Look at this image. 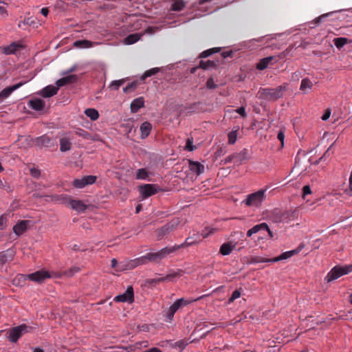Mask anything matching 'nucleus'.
Here are the masks:
<instances>
[{
	"instance_id": "nucleus-1",
	"label": "nucleus",
	"mask_w": 352,
	"mask_h": 352,
	"mask_svg": "<svg viewBox=\"0 0 352 352\" xmlns=\"http://www.w3.org/2000/svg\"><path fill=\"white\" fill-rule=\"evenodd\" d=\"M175 252V248L173 246L165 247L156 252H150L144 256L130 260L126 265H121L120 270H131L138 265H145L150 262L159 263Z\"/></svg>"
},
{
	"instance_id": "nucleus-2",
	"label": "nucleus",
	"mask_w": 352,
	"mask_h": 352,
	"mask_svg": "<svg viewBox=\"0 0 352 352\" xmlns=\"http://www.w3.org/2000/svg\"><path fill=\"white\" fill-rule=\"evenodd\" d=\"M62 276V274L55 271L48 272L46 270H39L28 275L20 274L18 276V279L19 280L21 279L23 280L29 279L36 283H42L47 278H60Z\"/></svg>"
},
{
	"instance_id": "nucleus-3",
	"label": "nucleus",
	"mask_w": 352,
	"mask_h": 352,
	"mask_svg": "<svg viewBox=\"0 0 352 352\" xmlns=\"http://www.w3.org/2000/svg\"><path fill=\"white\" fill-rule=\"evenodd\" d=\"M266 189H261L255 192L249 194L242 201L241 204L249 208H258L266 198Z\"/></svg>"
},
{
	"instance_id": "nucleus-4",
	"label": "nucleus",
	"mask_w": 352,
	"mask_h": 352,
	"mask_svg": "<svg viewBox=\"0 0 352 352\" xmlns=\"http://www.w3.org/2000/svg\"><path fill=\"white\" fill-rule=\"evenodd\" d=\"M286 90L285 85H280L274 89L263 88L260 89L258 95V98L267 100H276L283 97V92Z\"/></svg>"
},
{
	"instance_id": "nucleus-5",
	"label": "nucleus",
	"mask_w": 352,
	"mask_h": 352,
	"mask_svg": "<svg viewBox=\"0 0 352 352\" xmlns=\"http://www.w3.org/2000/svg\"><path fill=\"white\" fill-rule=\"evenodd\" d=\"M52 199L58 204H68L72 209L78 212H83L86 210L87 206L80 200L72 199L66 195H56Z\"/></svg>"
},
{
	"instance_id": "nucleus-6",
	"label": "nucleus",
	"mask_w": 352,
	"mask_h": 352,
	"mask_svg": "<svg viewBox=\"0 0 352 352\" xmlns=\"http://www.w3.org/2000/svg\"><path fill=\"white\" fill-rule=\"evenodd\" d=\"M352 272V264L344 266L336 265L333 267L325 277V280L328 283L338 279L340 276L347 274Z\"/></svg>"
},
{
	"instance_id": "nucleus-7",
	"label": "nucleus",
	"mask_w": 352,
	"mask_h": 352,
	"mask_svg": "<svg viewBox=\"0 0 352 352\" xmlns=\"http://www.w3.org/2000/svg\"><path fill=\"white\" fill-rule=\"evenodd\" d=\"M188 300L183 298L177 299L166 311V316L168 322H170L174 316L175 313L182 306L188 305L190 302L195 301Z\"/></svg>"
},
{
	"instance_id": "nucleus-8",
	"label": "nucleus",
	"mask_w": 352,
	"mask_h": 352,
	"mask_svg": "<svg viewBox=\"0 0 352 352\" xmlns=\"http://www.w3.org/2000/svg\"><path fill=\"white\" fill-rule=\"evenodd\" d=\"M286 54H287L283 52L278 56H270L263 58L256 64V69L258 70H263L266 69L268 65H272L273 62L277 63L280 59L285 58Z\"/></svg>"
},
{
	"instance_id": "nucleus-9",
	"label": "nucleus",
	"mask_w": 352,
	"mask_h": 352,
	"mask_svg": "<svg viewBox=\"0 0 352 352\" xmlns=\"http://www.w3.org/2000/svg\"><path fill=\"white\" fill-rule=\"evenodd\" d=\"M29 327L21 324L11 329L8 332V338L12 342H16L20 337L28 331Z\"/></svg>"
},
{
	"instance_id": "nucleus-10",
	"label": "nucleus",
	"mask_w": 352,
	"mask_h": 352,
	"mask_svg": "<svg viewBox=\"0 0 352 352\" xmlns=\"http://www.w3.org/2000/svg\"><path fill=\"white\" fill-rule=\"evenodd\" d=\"M160 188L156 184H148L140 186V192L144 199L156 194Z\"/></svg>"
},
{
	"instance_id": "nucleus-11",
	"label": "nucleus",
	"mask_w": 352,
	"mask_h": 352,
	"mask_svg": "<svg viewBox=\"0 0 352 352\" xmlns=\"http://www.w3.org/2000/svg\"><path fill=\"white\" fill-rule=\"evenodd\" d=\"M116 302L132 303L134 301L133 288L132 286H128L126 290L122 294L115 297Z\"/></svg>"
},
{
	"instance_id": "nucleus-12",
	"label": "nucleus",
	"mask_w": 352,
	"mask_h": 352,
	"mask_svg": "<svg viewBox=\"0 0 352 352\" xmlns=\"http://www.w3.org/2000/svg\"><path fill=\"white\" fill-rule=\"evenodd\" d=\"M96 181V177L94 175L85 176L81 179H76L73 185L76 188H82L87 185L93 184Z\"/></svg>"
},
{
	"instance_id": "nucleus-13",
	"label": "nucleus",
	"mask_w": 352,
	"mask_h": 352,
	"mask_svg": "<svg viewBox=\"0 0 352 352\" xmlns=\"http://www.w3.org/2000/svg\"><path fill=\"white\" fill-rule=\"evenodd\" d=\"M268 217L272 220H283L289 219L292 217V216L288 211L283 210L279 208H275L270 212ZM292 218H294V217H292Z\"/></svg>"
},
{
	"instance_id": "nucleus-14",
	"label": "nucleus",
	"mask_w": 352,
	"mask_h": 352,
	"mask_svg": "<svg viewBox=\"0 0 352 352\" xmlns=\"http://www.w3.org/2000/svg\"><path fill=\"white\" fill-rule=\"evenodd\" d=\"M185 274L182 269L169 270L164 276L166 282H175Z\"/></svg>"
},
{
	"instance_id": "nucleus-15",
	"label": "nucleus",
	"mask_w": 352,
	"mask_h": 352,
	"mask_svg": "<svg viewBox=\"0 0 352 352\" xmlns=\"http://www.w3.org/2000/svg\"><path fill=\"white\" fill-rule=\"evenodd\" d=\"M23 85V82H19L16 85H14L12 86H10L8 87H6L0 92V101H3L7 98H8L10 94L19 87H21Z\"/></svg>"
},
{
	"instance_id": "nucleus-16",
	"label": "nucleus",
	"mask_w": 352,
	"mask_h": 352,
	"mask_svg": "<svg viewBox=\"0 0 352 352\" xmlns=\"http://www.w3.org/2000/svg\"><path fill=\"white\" fill-rule=\"evenodd\" d=\"M261 230L267 232L270 237L273 236L272 231L270 230L267 225L265 223L256 225L254 226L252 228L250 229L247 232V235L248 236H251L253 234L257 233Z\"/></svg>"
},
{
	"instance_id": "nucleus-17",
	"label": "nucleus",
	"mask_w": 352,
	"mask_h": 352,
	"mask_svg": "<svg viewBox=\"0 0 352 352\" xmlns=\"http://www.w3.org/2000/svg\"><path fill=\"white\" fill-rule=\"evenodd\" d=\"M236 245L237 243L234 241L224 243L219 249V253L223 256L229 255L236 248Z\"/></svg>"
},
{
	"instance_id": "nucleus-18",
	"label": "nucleus",
	"mask_w": 352,
	"mask_h": 352,
	"mask_svg": "<svg viewBox=\"0 0 352 352\" xmlns=\"http://www.w3.org/2000/svg\"><path fill=\"white\" fill-rule=\"evenodd\" d=\"M188 167L190 171L196 173L197 175H201L204 172V166L198 162H195L191 160H188Z\"/></svg>"
},
{
	"instance_id": "nucleus-19",
	"label": "nucleus",
	"mask_w": 352,
	"mask_h": 352,
	"mask_svg": "<svg viewBox=\"0 0 352 352\" xmlns=\"http://www.w3.org/2000/svg\"><path fill=\"white\" fill-rule=\"evenodd\" d=\"M58 91L57 86L48 85L41 90L39 94L44 98H49L56 95Z\"/></svg>"
},
{
	"instance_id": "nucleus-20",
	"label": "nucleus",
	"mask_w": 352,
	"mask_h": 352,
	"mask_svg": "<svg viewBox=\"0 0 352 352\" xmlns=\"http://www.w3.org/2000/svg\"><path fill=\"white\" fill-rule=\"evenodd\" d=\"M78 77L75 74L69 75L67 76L63 77L58 80L56 82V85L58 88L63 87L64 85L76 82Z\"/></svg>"
},
{
	"instance_id": "nucleus-21",
	"label": "nucleus",
	"mask_w": 352,
	"mask_h": 352,
	"mask_svg": "<svg viewBox=\"0 0 352 352\" xmlns=\"http://www.w3.org/2000/svg\"><path fill=\"white\" fill-rule=\"evenodd\" d=\"M35 144L38 146H51L52 145V141L50 137L47 135H43L35 140Z\"/></svg>"
},
{
	"instance_id": "nucleus-22",
	"label": "nucleus",
	"mask_w": 352,
	"mask_h": 352,
	"mask_svg": "<svg viewBox=\"0 0 352 352\" xmlns=\"http://www.w3.org/2000/svg\"><path fill=\"white\" fill-rule=\"evenodd\" d=\"M45 102L38 98L33 99L29 101L28 106L35 111H41L45 107Z\"/></svg>"
},
{
	"instance_id": "nucleus-23",
	"label": "nucleus",
	"mask_w": 352,
	"mask_h": 352,
	"mask_svg": "<svg viewBox=\"0 0 352 352\" xmlns=\"http://www.w3.org/2000/svg\"><path fill=\"white\" fill-rule=\"evenodd\" d=\"M14 252L12 250H7L4 252H0V263L4 264L11 261L14 257Z\"/></svg>"
},
{
	"instance_id": "nucleus-24",
	"label": "nucleus",
	"mask_w": 352,
	"mask_h": 352,
	"mask_svg": "<svg viewBox=\"0 0 352 352\" xmlns=\"http://www.w3.org/2000/svg\"><path fill=\"white\" fill-rule=\"evenodd\" d=\"M144 100L143 97H139L134 99L131 103V111L132 113H136L139 109L144 107Z\"/></svg>"
},
{
	"instance_id": "nucleus-25",
	"label": "nucleus",
	"mask_w": 352,
	"mask_h": 352,
	"mask_svg": "<svg viewBox=\"0 0 352 352\" xmlns=\"http://www.w3.org/2000/svg\"><path fill=\"white\" fill-rule=\"evenodd\" d=\"M177 227V225L175 223H167L164 226L162 227L157 231V234L159 238L163 237L166 234L174 230Z\"/></svg>"
},
{
	"instance_id": "nucleus-26",
	"label": "nucleus",
	"mask_w": 352,
	"mask_h": 352,
	"mask_svg": "<svg viewBox=\"0 0 352 352\" xmlns=\"http://www.w3.org/2000/svg\"><path fill=\"white\" fill-rule=\"evenodd\" d=\"M151 124L148 122H144L141 124L140 129L141 131L142 139H144L148 136L151 131Z\"/></svg>"
},
{
	"instance_id": "nucleus-27",
	"label": "nucleus",
	"mask_w": 352,
	"mask_h": 352,
	"mask_svg": "<svg viewBox=\"0 0 352 352\" xmlns=\"http://www.w3.org/2000/svg\"><path fill=\"white\" fill-rule=\"evenodd\" d=\"M28 221H19L14 227V232L16 235L23 234L28 228Z\"/></svg>"
},
{
	"instance_id": "nucleus-28",
	"label": "nucleus",
	"mask_w": 352,
	"mask_h": 352,
	"mask_svg": "<svg viewBox=\"0 0 352 352\" xmlns=\"http://www.w3.org/2000/svg\"><path fill=\"white\" fill-rule=\"evenodd\" d=\"M95 43L88 40H78L74 43V46L78 48H89L94 47Z\"/></svg>"
},
{
	"instance_id": "nucleus-29",
	"label": "nucleus",
	"mask_w": 352,
	"mask_h": 352,
	"mask_svg": "<svg viewBox=\"0 0 352 352\" xmlns=\"http://www.w3.org/2000/svg\"><path fill=\"white\" fill-rule=\"evenodd\" d=\"M72 143L69 138H62L60 140V150L62 152H66L71 149Z\"/></svg>"
},
{
	"instance_id": "nucleus-30",
	"label": "nucleus",
	"mask_w": 352,
	"mask_h": 352,
	"mask_svg": "<svg viewBox=\"0 0 352 352\" xmlns=\"http://www.w3.org/2000/svg\"><path fill=\"white\" fill-rule=\"evenodd\" d=\"M21 48H22V45L17 44L16 43H12L10 45L4 47L3 52L6 54H12Z\"/></svg>"
},
{
	"instance_id": "nucleus-31",
	"label": "nucleus",
	"mask_w": 352,
	"mask_h": 352,
	"mask_svg": "<svg viewBox=\"0 0 352 352\" xmlns=\"http://www.w3.org/2000/svg\"><path fill=\"white\" fill-rule=\"evenodd\" d=\"M197 243H198V242L196 240L193 239L192 237H188L184 243L180 245H173V248H175V251H177L180 248L190 246Z\"/></svg>"
},
{
	"instance_id": "nucleus-32",
	"label": "nucleus",
	"mask_w": 352,
	"mask_h": 352,
	"mask_svg": "<svg viewBox=\"0 0 352 352\" xmlns=\"http://www.w3.org/2000/svg\"><path fill=\"white\" fill-rule=\"evenodd\" d=\"M248 150L246 148H244L240 153L233 154L232 157L236 158V162L241 163L243 161L247 160L248 159Z\"/></svg>"
},
{
	"instance_id": "nucleus-33",
	"label": "nucleus",
	"mask_w": 352,
	"mask_h": 352,
	"mask_svg": "<svg viewBox=\"0 0 352 352\" xmlns=\"http://www.w3.org/2000/svg\"><path fill=\"white\" fill-rule=\"evenodd\" d=\"M80 270V267L76 266L72 267L69 270H65L63 272H58L62 274V278L65 276L67 278L73 276L76 273L78 272Z\"/></svg>"
},
{
	"instance_id": "nucleus-34",
	"label": "nucleus",
	"mask_w": 352,
	"mask_h": 352,
	"mask_svg": "<svg viewBox=\"0 0 352 352\" xmlns=\"http://www.w3.org/2000/svg\"><path fill=\"white\" fill-rule=\"evenodd\" d=\"M85 115L89 117L91 120L95 121L99 118V113L95 109H87L85 111Z\"/></svg>"
},
{
	"instance_id": "nucleus-35",
	"label": "nucleus",
	"mask_w": 352,
	"mask_h": 352,
	"mask_svg": "<svg viewBox=\"0 0 352 352\" xmlns=\"http://www.w3.org/2000/svg\"><path fill=\"white\" fill-rule=\"evenodd\" d=\"M217 65L216 63L213 60H200L198 67L207 69L212 67H215Z\"/></svg>"
},
{
	"instance_id": "nucleus-36",
	"label": "nucleus",
	"mask_w": 352,
	"mask_h": 352,
	"mask_svg": "<svg viewBox=\"0 0 352 352\" xmlns=\"http://www.w3.org/2000/svg\"><path fill=\"white\" fill-rule=\"evenodd\" d=\"M186 6V3L183 0H175L171 5V10L181 11Z\"/></svg>"
},
{
	"instance_id": "nucleus-37",
	"label": "nucleus",
	"mask_w": 352,
	"mask_h": 352,
	"mask_svg": "<svg viewBox=\"0 0 352 352\" xmlns=\"http://www.w3.org/2000/svg\"><path fill=\"white\" fill-rule=\"evenodd\" d=\"M313 87V83L308 78H303L301 81L300 89L304 92H306L307 89H311Z\"/></svg>"
},
{
	"instance_id": "nucleus-38",
	"label": "nucleus",
	"mask_w": 352,
	"mask_h": 352,
	"mask_svg": "<svg viewBox=\"0 0 352 352\" xmlns=\"http://www.w3.org/2000/svg\"><path fill=\"white\" fill-rule=\"evenodd\" d=\"M349 43L347 38L345 37H338L333 39V43L337 48H342L345 44Z\"/></svg>"
},
{
	"instance_id": "nucleus-39",
	"label": "nucleus",
	"mask_w": 352,
	"mask_h": 352,
	"mask_svg": "<svg viewBox=\"0 0 352 352\" xmlns=\"http://www.w3.org/2000/svg\"><path fill=\"white\" fill-rule=\"evenodd\" d=\"M148 177V173L146 168H140L136 171V179H146Z\"/></svg>"
},
{
	"instance_id": "nucleus-40",
	"label": "nucleus",
	"mask_w": 352,
	"mask_h": 352,
	"mask_svg": "<svg viewBox=\"0 0 352 352\" xmlns=\"http://www.w3.org/2000/svg\"><path fill=\"white\" fill-rule=\"evenodd\" d=\"M220 50L219 47H214L207 50L204 51L199 55V58H207L209 56L212 55L214 53L218 52Z\"/></svg>"
},
{
	"instance_id": "nucleus-41",
	"label": "nucleus",
	"mask_w": 352,
	"mask_h": 352,
	"mask_svg": "<svg viewBox=\"0 0 352 352\" xmlns=\"http://www.w3.org/2000/svg\"><path fill=\"white\" fill-rule=\"evenodd\" d=\"M140 39V36L138 34H129L125 38V43L128 45H131L137 42Z\"/></svg>"
},
{
	"instance_id": "nucleus-42",
	"label": "nucleus",
	"mask_w": 352,
	"mask_h": 352,
	"mask_svg": "<svg viewBox=\"0 0 352 352\" xmlns=\"http://www.w3.org/2000/svg\"><path fill=\"white\" fill-rule=\"evenodd\" d=\"M129 261H124V262H121V263H118L116 258H113L111 261V266L113 268H116L117 272L124 271L125 270H120V267L121 265H126L128 264Z\"/></svg>"
},
{
	"instance_id": "nucleus-43",
	"label": "nucleus",
	"mask_w": 352,
	"mask_h": 352,
	"mask_svg": "<svg viewBox=\"0 0 352 352\" xmlns=\"http://www.w3.org/2000/svg\"><path fill=\"white\" fill-rule=\"evenodd\" d=\"M160 69L157 67L152 68L149 70H147L144 72V74L141 76L140 79L142 80H144L146 78L150 77L153 75H155L159 72Z\"/></svg>"
},
{
	"instance_id": "nucleus-44",
	"label": "nucleus",
	"mask_w": 352,
	"mask_h": 352,
	"mask_svg": "<svg viewBox=\"0 0 352 352\" xmlns=\"http://www.w3.org/2000/svg\"><path fill=\"white\" fill-rule=\"evenodd\" d=\"M124 82H125L124 79L113 80L109 85V88L114 89V90H118L120 88V87H121Z\"/></svg>"
},
{
	"instance_id": "nucleus-45",
	"label": "nucleus",
	"mask_w": 352,
	"mask_h": 352,
	"mask_svg": "<svg viewBox=\"0 0 352 352\" xmlns=\"http://www.w3.org/2000/svg\"><path fill=\"white\" fill-rule=\"evenodd\" d=\"M271 258H265L261 256H254L250 259V263H272Z\"/></svg>"
},
{
	"instance_id": "nucleus-46",
	"label": "nucleus",
	"mask_w": 352,
	"mask_h": 352,
	"mask_svg": "<svg viewBox=\"0 0 352 352\" xmlns=\"http://www.w3.org/2000/svg\"><path fill=\"white\" fill-rule=\"evenodd\" d=\"M289 258H291V256H290L289 251H287V252H283L278 256H276L274 258H271L270 261H272V263H275V262H278L281 260L287 259Z\"/></svg>"
},
{
	"instance_id": "nucleus-47",
	"label": "nucleus",
	"mask_w": 352,
	"mask_h": 352,
	"mask_svg": "<svg viewBox=\"0 0 352 352\" xmlns=\"http://www.w3.org/2000/svg\"><path fill=\"white\" fill-rule=\"evenodd\" d=\"M237 138V132L236 131H232L228 133V143L230 144H234Z\"/></svg>"
},
{
	"instance_id": "nucleus-48",
	"label": "nucleus",
	"mask_w": 352,
	"mask_h": 352,
	"mask_svg": "<svg viewBox=\"0 0 352 352\" xmlns=\"http://www.w3.org/2000/svg\"><path fill=\"white\" fill-rule=\"evenodd\" d=\"M138 87V82L134 81L129 84L126 87L123 89L124 93H128L134 91Z\"/></svg>"
},
{
	"instance_id": "nucleus-49",
	"label": "nucleus",
	"mask_w": 352,
	"mask_h": 352,
	"mask_svg": "<svg viewBox=\"0 0 352 352\" xmlns=\"http://www.w3.org/2000/svg\"><path fill=\"white\" fill-rule=\"evenodd\" d=\"M146 282L148 284L155 285V284L161 283V282H166V280H165V277L162 276V277L156 278L148 279L146 280Z\"/></svg>"
},
{
	"instance_id": "nucleus-50",
	"label": "nucleus",
	"mask_w": 352,
	"mask_h": 352,
	"mask_svg": "<svg viewBox=\"0 0 352 352\" xmlns=\"http://www.w3.org/2000/svg\"><path fill=\"white\" fill-rule=\"evenodd\" d=\"M185 148L186 150L190 151H192L195 149L196 147L193 145L192 138L187 139Z\"/></svg>"
},
{
	"instance_id": "nucleus-51",
	"label": "nucleus",
	"mask_w": 352,
	"mask_h": 352,
	"mask_svg": "<svg viewBox=\"0 0 352 352\" xmlns=\"http://www.w3.org/2000/svg\"><path fill=\"white\" fill-rule=\"evenodd\" d=\"M206 87L210 89H214L217 87V85L215 84L212 78H210L206 82Z\"/></svg>"
},
{
	"instance_id": "nucleus-52",
	"label": "nucleus",
	"mask_w": 352,
	"mask_h": 352,
	"mask_svg": "<svg viewBox=\"0 0 352 352\" xmlns=\"http://www.w3.org/2000/svg\"><path fill=\"white\" fill-rule=\"evenodd\" d=\"M241 296V292L239 290H235L232 292L230 298L228 300L229 303L232 302L234 300L239 298Z\"/></svg>"
},
{
	"instance_id": "nucleus-53",
	"label": "nucleus",
	"mask_w": 352,
	"mask_h": 352,
	"mask_svg": "<svg viewBox=\"0 0 352 352\" xmlns=\"http://www.w3.org/2000/svg\"><path fill=\"white\" fill-rule=\"evenodd\" d=\"M303 248H304V245L300 244L296 249L289 251L290 256L292 257V256L298 254L302 250Z\"/></svg>"
},
{
	"instance_id": "nucleus-54",
	"label": "nucleus",
	"mask_w": 352,
	"mask_h": 352,
	"mask_svg": "<svg viewBox=\"0 0 352 352\" xmlns=\"http://www.w3.org/2000/svg\"><path fill=\"white\" fill-rule=\"evenodd\" d=\"M303 248H304V245L300 244L296 249L289 251L290 256L292 257V256L298 254L302 250Z\"/></svg>"
},
{
	"instance_id": "nucleus-55",
	"label": "nucleus",
	"mask_w": 352,
	"mask_h": 352,
	"mask_svg": "<svg viewBox=\"0 0 352 352\" xmlns=\"http://www.w3.org/2000/svg\"><path fill=\"white\" fill-rule=\"evenodd\" d=\"M30 174L34 178H38L41 175V171L38 168H32L30 169Z\"/></svg>"
},
{
	"instance_id": "nucleus-56",
	"label": "nucleus",
	"mask_w": 352,
	"mask_h": 352,
	"mask_svg": "<svg viewBox=\"0 0 352 352\" xmlns=\"http://www.w3.org/2000/svg\"><path fill=\"white\" fill-rule=\"evenodd\" d=\"M32 195H33L34 197H36H36H46L47 198V199H46L47 201L50 200L52 201H54L55 202L54 200L52 199V197L53 198L55 195H53V196L42 195H40V193H38L37 192H34Z\"/></svg>"
},
{
	"instance_id": "nucleus-57",
	"label": "nucleus",
	"mask_w": 352,
	"mask_h": 352,
	"mask_svg": "<svg viewBox=\"0 0 352 352\" xmlns=\"http://www.w3.org/2000/svg\"><path fill=\"white\" fill-rule=\"evenodd\" d=\"M277 138L280 142L281 147H283V146H284L285 134H284V132L282 130L278 132V135H277Z\"/></svg>"
},
{
	"instance_id": "nucleus-58",
	"label": "nucleus",
	"mask_w": 352,
	"mask_h": 352,
	"mask_svg": "<svg viewBox=\"0 0 352 352\" xmlns=\"http://www.w3.org/2000/svg\"><path fill=\"white\" fill-rule=\"evenodd\" d=\"M148 346V343L147 341L139 342L135 344V347L137 349H141L142 347H147Z\"/></svg>"
},
{
	"instance_id": "nucleus-59",
	"label": "nucleus",
	"mask_w": 352,
	"mask_h": 352,
	"mask_svg": "<svg viewBox=\"0 0 352 352\" xmlns=\"http://www.w3.org/2000/svg\"><path fill=\"white\" fill-rule=\"evenodd\" d=\"M311 188L309 186H305L302 188V197L303 198L305 197L306 195L311 194Z\"/></svg>"
},
{
	"instance_id": "nucleus-60",
	"label": "nucleus",
	"mask_w": 352,
	"mask_h": 352,
	"mask_svg": "<svg viewBox=\"0 0 352 352\" xmlns=\"http://www.w3.org/2000/svg\"><path fill=\"white\" fill-rule=\"evenodd\" d=\"M214 231L213 229H209V228H206L204 230H203L202 232V236H204V238H206L211 233H213Z\"/></svg>"
},
{
	"instance_id": "nucleus-61",
	"label": "nucleus",
	"mask_w": 352,
	"mask_h": 352,
	"mask_svg": "<svg viewBox=\"0 0 352 352\" xmlns=\"http://www.w3.org/2000/svg\"><path fill=\"white\" fill-rule=\"evenodd\" d=\"M236 112L241 115L242 117L246 116L245 109L243 107H239L237 109H236Z\"/></svg>"
},
{
	"instance_id": "nucleus-62",
	"label": "nucleus",
	"mask_w": 352,
	"mask_h": 352,
	"mask_svg": "<svg viewBox=\"0 0 352 352\" xmlns=\"http://www.w3.org/2000/svg\"><path fill=\"white\" fill-rule=\"evenodd\" d=\"M330 116H331V110L327 109L326 111L324 112V113L323 114V116H322V120H327L329 119Z\"/></svg>"
},
{
	"instance_id": "nucleus-63",
	"label": "nucleus",
	"mask_w": 352,
	"mask_h": 352,
	"mask_svg": "<svg viewBox=\"0 0 352 352\" xmlns=\"http://www.w3.org/2000/svg\"><path fill=\"white\" fill-rule=\"evenodd\" d=\"M329 15V13L322 14L321 16H318L315 19V23L318 24L321 22L322 19L328 16Z\"/></svg>"
},
{
	"instance_id": "nucleus-64",
	"label": "nucleus",
	"mask_w": 352,
	"mask_h": 352,
	"mask_svg": "<svg viewBox=\"0 0 352 352\" xmlns=\"http://www.w3.org/2000/svg\"><path fill=\"white\" fill-rule=\"evenodd\" d=\"M232 55V51H226L221 53V56L223 58H226L228 57H230Z\"/></svg>"
}]
</instances>
